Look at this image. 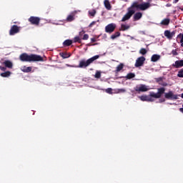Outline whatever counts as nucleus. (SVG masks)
Segmentation results:
<instances>
[{
  "mask_svg": "<svg viewBox=\"0 0 183 183\" xmlns=\"http://www.w3.org/2000/svg\"><path fill=\"white\" fill-rule=\"evenodd\" d=\"M59 55L60 56H61V58H63V59H66V58H69V56H71V54H69L65 52H61L59 53Z\"/></svg>",
  "mask_w": 183,
  "mask_h": 183,
  "instance_id": "4be33fe9",
  "label": "nucleus"
},
{
  "mask_svg": "<svg viewBox=\"0 0 183 183\" xmlns=\"http://www.w3.org/2000/svg\"><path fill=\"white\" fill-rule=\"evenodd\" d=\"M95 78H97V79L101 78V72H99V71L96 72Z\"/></svg>",
  "mask_w": 183,
  "mask_h": 183,
  "instance_id": "72a5a7b5",
  "label": "nucleus"
},
{
  "mask_svg": "<svg viewBox=\"0 0 183 183\" xmlns=\"http://www.w3.org/2000/svg\"><path fill=\"white\" fill-rule=\"evenodd\" d=\"M133 18H134V21H139V19H141V18H142V13L137 12V13L134 14Z\"/></svg>",
  "mask_w": 183,
  "mask_h": 183,
  "instance_id": "f3484780",
  "label": "nucleus"
},
{
  "mask_svg": "<svg viewBox=\"0 0 183 183\" xmlns=\"http://www.w3.org/2000/svg\"><path fill=\"white\" fill-rule=\"evenodd\" d=\"M95 24H97V21H92V22L89 25V28H92V26H94V25H95Z\"/></svg>",
  "mask_w": 183,
  "mask_h": 183,
  "instance_id": "e433bc0d",
  "label": "nucleus"
},
{
  "mask_svg": "<svg viewBox=\"0 0 183 183\" xmlns=\"http://www.w3.org/2000/svg\"><path fill=\"white\" fill-rule=\"evenodd\" d=\"M99 55H96L87 60L81 59L79 61V65L76 66L75 68H87V66H89L91 64H93V62L99 59Z\"/></svg>",
  "mask_w": 183,
  "mask_h": 183,
  "instance_id": "7ed1b4c3",
  "label": "nucleus"
},
{
  "mask_svg": "<svg viewBox=\"0 0 183 183\" xmlns=\"http://www.w3.org/2000/svg\"><path fill=\"white\" fill-rule=\"evenodd\" d=\"M177 76L178 78H183V68L178 71Z\"/></svg>",
  "mask_w": 183,
  "mask_h": 183,
  "instance_id": "cd10ccee",
  "label": "nucleus"
},
{
  "mask_svg": "<svg viewBox=\"0 0 183 183\" xmlns=\"http://www.w3.org/2000/svg\"><path fill=\"white\" fill-rule=\"evenodd\" d=\"M104 4L106 9H107L108 11H111V9H112V6H111V3H109V1L104 0Z\"/></svg>",
  "mask_w": 183,
  "mask_h": 183,
  "instance_id": "dca6fc26",
  "label": "nucleus"
},
{
  "mask_svg": "<svg viewBox=\"0 0 183 183\" xmlns=\"http://www.w3.org/2000/svg\"><path fill=\"white\" fill-rule=\"evenodd\" d=\"M127 79H132V78H135V74L134 73H129L126 76Z\"/></svg>",
  "mask_w": 183,
  "mask_h": 183,
  "instance_id": "a878e982",
  "label": "nucleus"
},
{
  "mask_svg": "<svg viewBox=\"0 0 183 183\" xmlns=\"http://www.w3.org/2000/svg\"><path fill=\"white\" fill-rule=\"evenodd\" d=\"M179 111H180V112H182L183 114V104H182V108H180Z\"/></svg>",
  "mask_w": 183,
  "mask_h": 183,
  "instance_id": "c03bdc74",
  "label": "nucleus"
},
{
  "mask_svg": "<svg viewBox=\"0 0 183 183\" xmlns=\"http://www.w3.org/2000/svg\"><path fill=\"white\" fill-rule=\"evenodd\" d=\"M91 41L92 42H97V39L96 38H92Z\"/></svg>",
  "mask_w": 183,
  "mask_h": 183,
  "instance_id": "37998d69",
  "label": "nucleus"
},
{
  "mask_svg": "<svg viewBox=\"0 0 183 183\" xmlns=\"http://www.w3.org/2000/svg\"><path fill=\"white\" fill-rule=\"evenodd\" d=\"M181 98L183 99V93L181 94Z\"/></svg>",
  "mask_w": 183,
  "mask_h": 183,
  "instance_id": "de8ad7c7",
  "label": "nucleus"
},
{
  "mask_svg": "<svg viewBox=\"0 0 183 183\" xmlns=\"http://www.w3.org/2000/svg\"><path fill=\"white\" fill-rule=\"evenodd\" d=\"M170 21L171 20L169 19H164L161 21L160 24L164 25V26H168V25H169Z\"/></svg>",
  "mask_w": 183,
  "mask_h": 183,
  "instance_id": "6ab92c4d",
  "label": "nucleus"
},
{
  "mask_svg": "<svg viewBox=\"0 0 183 183\" xmlns=\"http://www.w3.org/2000/svg\"><path fill=\"white\" fill-rule=\"evenodd\" d=\"M107 94H112V89L111 88H108L105 91Z\"/></svg>",
  "mask_w": 183,
  "mask_h": 183,
  "instance_id": "c9c22d12",
  "label": "nucleus"
},
{
  "mask_svg": "<svg viewBox=\"0 0 183 183\" xmlns=\"http://www.w3.org/2000/svg\"><path fill=\"white\" fill-rule=\"evenodd\" d=\"M164 94V98H166V99H178V94H174L173 91H169V92Z\"/></svg>",
  "mask_w": 183,
  "mask_h": 183,
  "instance_id": "0eeeda50",
  "label": "nucleus"
},
{
  "mask_svg": "<svg viewBox=\"0 0 183 183\" xmlns=\"http://www.w3.org/2000/svg\"><path fill=\"white\" fill-rule=\"evenodd\" d=\"M160 102H165V99H160Z\"/></svg>",
  "mask_w": 183,
  "mask_h": 183,
  "instance_id": "49530a36",
  "label": "nucleus"
},
{
  "mask_svg": "<svg viewBox=\"0 0 183 183\" xmlns=\"http://www.w3.org/2000/svg\"><path fill=\"white\" fill-rule=\"evenodd\" d=\"M179 1V0H174V1H173V4H177Z\"/></svg>",
  "mask_w": 183,
  "mask_h": 183,
  "instance_id": "a18cd8bd",
  "label": "nucleus"
},
{
  "mask_svg": "<svg viewBox=\"0 0 183 183\" xmlns=\"http://www.w3.org/2000/svg\"><path fill=\"white\" fill-rule=\"evenodd\" d=\"M165 94V88L160 87L157 89V92L155 93L154 92H151L149 95H142L139 96V98L141 101L147 102H154L155 99H158L162 97Z\"/></svg>",
  "mask_w": 183,
  "mask_h": 183,
  "instance_id": "f257e3e1",
  "label": "nucleus"
},
{
  "mask_svg": "<svg viewBox=\"0 0 183 183\" xmlns=\"http://www.w3.org/2000/svg\"><path fill=\"white\" fill-rule=\"evenodd\" d=\"M19 31H21L19 26L16 25H13L9 30V35L11 36L14 35H16V34H19Z\"/></svg>",
  "mask_w": 183,
  "mask_h": 183,
  "instance_id": "6e6552de",
  "label": "nucleus"
},
{
  "mask_svg": "<svg viewBox=\"0 0 183 183\" xmlns=\"http://www.w3.org/2000/svg\"><path fill=\"white\" fill-rule=\"evenodd\" d=\"M19 60L21 62H39L44 61V58L37 54L22 53L19 56Z\"/></svg>",
  "mask_w": 183,
  "mask_h": 183,
  "instance_id": "f03ea898",
  "label": "nucleus"
},
{
  "mask_svg": "<svg viewBox=\"0 0 183 183\" xmlns=\"http://www.w3.org/2000/svg\"><path fill=\"white\" fill-rule=\"evenodd\" d=\"M74 42L76 43L78 42L79 44H81V38L79 36H76L74 38Z\"/></svg>",
  "mask_w": 183,
  "mask_h": 183,
  "instance_id": "c756f323",
  "label": "nucleus"
},
{
  "mask_svg": "<svg viewBox=\"0 0 183 183\" xmlns=\"http://www.w3.org/2000/svg\"><path fill=\"white\" fill-rule=\"evenodd\" d=\"M162 81H164V77H159L156 79V82H162Z\"/></svg>",
  "mask_w": 183,
  "mask_h": 183,
  "instance_id": "2f4dec72",
  "label": "nucleus"
},
{
  "mask_svg": "<svg viewBox=\"0 0 183 183\" xmlns=\"http://www.w3.org/2000/svg\"><path fill=\"white\" fill-rule=\"evenodd\" d=\"M121 28H122V31H127L129 28V26L122 24Z\"/></svg>",
  "mask_w": 183,
  "mask_h": 183,
  "instance_id": "c85d7f7f",
  "label": "nucleus"
},
{
  "mask_svg": "<svg viewBox=\"0 0 183 183\" xmlns=\"http://www.w3.org/2000/svg\"><path fill=\"white\" fill-rule=\"evenodd\" d=\"M89 15H90V16H95V15H97V10L95 9H92L91 11H89Z\"/></svg>",
  "mask_w": 183,
  "mask_h": 183,
  "instance_id": "bb28decb",
  "label": "nucleus"
},
{
  "mask_svg": "<svg viewBox=\"0 0 183 183\" xmlns=\"http://www.w3.org/2000/svg\"><path fill=\"white\" fill-rule=\"evenodd\" d=\"M173 66L174 68H182L183 66V60H177L174 62V64H173Z\"/></svg>",
  "mask_w": 183,
  "mask_h": 183,
  "instance_id": "4468645a",
  "label": "nucleus"
},
{
  "mask_svg": "<svg viewBox=\"0 0 183 183\" xmlns=\"http://www.w3.org/2000/svg\"><path fill=\"white\" fill-rule=\"evenodd\" d=\"M122 69H124V64L121 63L117 66L115 73L118 74V72H120V71H122Z\"/></svg>",
  "mask_w": 183,
  "mask_h": 183,
  "instance_id": "aec40b11",
  "label": "nucleus"
},
{
  "mask_svg": "<svg viewBox=\"0 0 183 183\" xmlns=\"http://www.w3.org/2000/svg\"><path fill=\"white\" fill-rule=\"evenodd\" d=\"M121 36V33L119 31H117L115 34L111 36V39H116V38H118V36Z\"/></svg>",
  "mask_w": 183,
  "mask_h": 183,
  "instance_id": "393cba45",
  "label": "nucleus"
},
{
  "mask_svg": "<svg viewBox=\"0 0 183 183\" xmlns=\"http://www.w3.org/2000/svg\"><path fill=\"white\" fill-rule=\"evenodd\" d=\"M66 66H69L70 68H75V66H73V65L68 64H66Z\"/></svg>",
  "mask_w": 183,
  "mask_h": 183,
  "instance_id": "79ce46f5",
  "label": "nucleus"
},
{
  "mask_svg": "<svg viewBox=\"0 0 183 183\" xmlns=\"http://www.w3.org/2000/svg\"><path fill=\"white\" fill-rule=\"evenodd\" d=\"M147 49H144V48H142L140 50H139V54H141L142 55H145L147 54Z\"/></svg>",
  "mask_w": 183,
  "mask_h": 183,
  "instance_id": "7c9ffc66",
  "label": "nucleus"
},
{
  "mask_svg": "<svg viewBox=\"0 0 183 183\" xmlns=\"http://www.w3.org/2000/svg\"><path fill=\"white\" fill-rule=\"evenodd\" d=\"M174 35L175 32L174 31H172V33L169 30H166L164 31V36H166V38H167L168 39H172V36H174Z\"/></svg>",
  "mask_w": 183,
  "mask_h": 183,
  "instance_id": "ddd939ff",
  "label": "nucleus"
},
{
  "mask_svg": "<svg viewBox=\"0 0 183 183\" xmlns=\"http://www.w3.org/2000/svg\"><path fill=\"white\" fill-rule=\"evenodd\" d=\"M63 45L64 46H71L72 45V40L71 39H66L63 42Z\"/></svg>",
  "mask_w": 183,
  "mask_h": 183,
  "instance_id": "412c9836",
  "label": "nucleus"
},
{
  "mask_svg": "<svg viewBox=\"0 0 183 183\" xmlns=\"http://www.w3.org/2000/svg\"><path fill=\"white\" fill-rule=\"evenodd\" d=\"M127 92V90H125L124 89H118V92H122V93H123V92Z\"/></svg>",
  "mask_w": 183,
  "mask_h": 183,
  "instance_id": "58836bf2",
  "label": "nucleus"
},
{
  "mask_svg": "<svg viewBox=\"0 0 183 183\" xmlns=\"http://www.w3.org/2000/svg\"><path fill=\"white\" fill-rule=\"evenodd\" d=\"M84 34H85V31H81L79 32V36H82V35H84Z\"/></svg>",
  "mask_w": 183,
  "mask_h": 183,
  "instance_id": "a19ab883",
  "label": "nucleus"
},
{
  "mask_svg": "<svg viewBox=\"0 0 183 183\" xmlns=\"http://www.w3.org/2000/svg\"><path fill=\"white\" fill-rule=\"evenodd\" d=\"M4 64L6 68H12V62H11L9 60L5 61Z\"/></svg>",
  "mask_w": 183,
  "mask_h": 183,
  "instance_id": "b1692460",
  "label": "nucleus"
},
{
  "mask_svg": "<svg viewBox=\"0 0 183 183\" xmlns=\"http://www.w3.org/2000/svg\"><path fill=\"white\" fill-rule=\"evenodd\" d=\"M115 28H117V25L114 24H109L105 27V31L107 34H112L115 31Z\"/></svg>",
  "mask_w": 183,
  "mask_h": 183,
  "instance_id": "1a4fd4ad",
  "label": "nucleus"
},
{
  "mask_svg": "<svg viewBox=\"0 0 183 183\" xmlns=\"http://www.w3.org/2000/svg\"><path fill=\"white\" fill-rule=\"evenodd\" d=\"M145 62V57L140 56L136 60L135 66L139 68V66H142Z\"/></svg>",
  "mask_w": 183,
  "mask_h": 183,
  "instance_id": "9d476101",
  "label": "nucleus"
},
{
  "mask_svg": "<svg viewBox=\"0 0 183 183\" xmlns=\"http://www.w3.org/2000/svg\"><path fill=\"white\" fill-rule=\"evenodd\" d=\"M22 72H25L26 74L31 72L32 71V67L28 66L26 67V66H24L21 69Z\"/></svg>",
  "mask_w": 183,
  "mask_h": 183,
  "instance_id": "a211bd4d",
  "label": "nucleus"
},
{
  "mask_svg": "<svg viewBox=\"0 0 183 183\" xmlns=\"http://www.w3.org/2000/svg\"><path fill=\"white\" fill-rule=\"evenodd\" d=\"M172 55H174V56L178 55V52L177 51V49L172 50Z\"/></svg>",
  "mask_w": 183,
  "mask_h": 183,
  "instance_id": "4c0bfd02",
  "label": "nucleus"
},
{
  "mask_svg": "<svg viewBox=\"0 0 183 183\" xmlns=\"http://www.w3.org/2000/svg\"><path fill=\"white\" fill-rule=\"evenodd\" d=\"M75 11L71 12L69 14L66 19V22H72V21H75Z\"/></svg>",
  "mask_w": 183,
  "mask_h": 183,
  "instance_id": "f8f14e48",
  "label": "nucleus"
},
{
  "mask_svg": "<svg viewBox=\"0 0 183 183\" xmlns=\"http://www.w3.org/2000/svg\"><path fill=\"white\" fill-rule=\"evenodd\" d=\"M1 76H2L3 78H8V76H11V71H7L6 72L4 73H1Z\"/></svg>",
  "mask_w": 183,
  "mask_h": 183,
  "instance_id": "5701e85b",
  "label": "nucleus"
},
{
  "mask_svg": "<svg viewBox=\"0 0 183 183\" xmlns=\"http://www.w3.org/2000/svg\"><path fill=\"white\" fill-rule=\"evenodd\" d=\"M134 91H136V92H147V91H148V88H147L145 84H141L140 86H136L134 88Z\"/></svg>",
  "mask_w": 183,
  "mask_h": 183,
  "instance_id": "9b49d317",
  "label": "nucleus"
},
{
  "mask_svg": "<svg viewBox=\"0 0 183 183\" xmlns=\"http://www.w3.org/2000/svg\"><path fill=\"white\" fill-rule=\"evenodd\" d=\"M159 84L162 86H168V83H167V82H159Z\"/></svg>",
  "mask_w": 183,
  "mask_h": 183,
  "instance_id": "f704fd0d",
  "label": "nucleus"
},
{
  "mask_svg": "<svg viewBox=\"0 0 183 183\" xmlns=\"http://www.w3.org/2000/svg\"><path fill=\"white\" fill-rule=\"evenodd\" d=\"M89 38V35L88 34H84L82 39L84 41H86Z\"/></svg>",
  "mask_w": 183,
  "mask_h": 183,
  "instance_id": "473e14b6",
  "label": "nucleus"
},
{
  "mask_svg": "<svg viewBox=\"0 0 183 183\" xmlns=\"http://www.w3.org/2000/svg\"><path fill=\"white\" fill-rule=\"evenodd\" d=\"M150 6H151V4H149V2L139 4L138 1H134L132 4V8H133V9L134 8H137V9H140V11H147V9H148Z\"/></svg>",
  "mask_w": 183,
  "mask_h": 183,
  "instance_id": "20e7f679",
  "label": "nucleus"
},
{
  "mask_svg": "<svg viewBox=\"0 0 183 183\" xmlns=\"http://www.w3.org/2000/svg\"><path fill=\"white\" fill-rule=\"evenodd\" d=\"M28 21L29 22H30L31 25H35L36 26H39V22H41V18L38 16H30V18L28 19Z\"/></svg>",
  "mask_w": 183,
  "mask_h": 183,
  "instance_id": "423d86ee",
  "label": "nucleus"
},
{
  "mask_svg": "<svg viewBox=\"0 0 183 183\" xmlns=\"http://www.w3.org/2000/svg\"><path fill=\"white\" fill-rule=\"evenodd\" d=\"M161 59V56L159 54H153L151 57L152 62H157Z\"/></svg>",
  "mask_w": 183,
  "mask_h": 183,
  "instance_id": "2eb2a0df",
  "label": "nucleus"
},
{
  "mask_svg": "<svg viewBox=\"0 0 183 183\" xmlns=\"http://www.w3.org/2000/svg\"><path fill=\"white\" fill-rule=\"evenodd\" d=\"M134 14H135V10L132 7V6H131L127 9V13L122 17V22H125V21H128V19H130L131 16H132Z\"/></svg>",
  "mask_w": 183,
  "mask_h": 183,
  "instance_id": "39448f33",
  "label": "nucleus"
},
{
  "mask_svg": "<svg viewBox=\"0 0 183 183\" xmlns=\"http://www.w3.org/2000/svg\"><path fill=\"white\" fill-rule=\"evenodd\" d=\"M0 69H1V71H6V67H4V66H0Z\"/></svg>",
  "mask_w": 183,
  "mask_h": 183,
  "instance_id": "ea45409f",
  "label": "nucleus"
}]
</instances>
